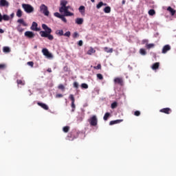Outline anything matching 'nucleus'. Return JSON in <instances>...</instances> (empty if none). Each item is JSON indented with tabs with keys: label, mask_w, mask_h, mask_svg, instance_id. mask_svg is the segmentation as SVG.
Listing matches in <instances>:
<instances>
[{
	"label": "nucleus",
	"mask_w": 176,
	"mask_h": 176,
	"mask_svg": "<svg viewBox=\"0 0 176 176\" xmlns=\"http://www.w3.org/2000/svg\"><path fill=\"white\" fill-rule=\"evenodd\" d=\"M94 53H96V50H94L93 47H91L90 50L87 51V54L91 56V54H94Z\"/></svg>",
	"instance_id": "obj_22"
},
{
	"label": "nucleus",
	"mask_w": 176,
	"mask_h": 176,
	"mask_svg": "<svg viewBox=\"0 0 176 176\" xmlns=\"http://www.w3.org/2000/svg\"><path fill=\"white\" fill-rule=\"evenodd\" d=\"M118 107V102H113L112 104H111V108L112 109H115V108Z\"/></svg>",
	"instance_id": "obj_40"
},
{
	"label": "nucleus",
	"mask_w": 176,
	"mask_h": 176,
	"mask_svg": "<svg viewBox=\"0 0 176 176\" xmlns=\"http://www.w3.org/2000/svg\"><path fill=\"white\" fill-rule=\"evenodd\" d=\"M6 67V65L5 64H0V69H3Z\"/></svg>",
	"instance_id": "obj_52"
},
{
	"label": "nucleus",
	"mask_w": 176,
	"mask_h": 176,
	"mask_svg": "<svg viewBox=\"0 0 176 176\" xmlns=\"http://www.w3.org/2000/svg\"><path fill=\"white\" fill-rule=\"evenodd\" d=\"M170 108H164L160 110V112H162L163 113H166L167 115H168V113H170Z\"/></svg>",
	"instance_id": "obj_15"
},
{
	"label": "nucleus",
	"mask_w": 176,
	"mask_h": 176,
	"mask_svg": "<svg viewBox=\"0 0 176 176\" xmlns=\"http://www.w3.org/2000/svg\"><path fill=\"white\" fill-rule=\"evenodd\" d=\"M64 36H67V38H69L71 36V32L67 31L65 34H63Z\"/></svg>",
	"instance_id": "obj_41"
},
{
	"label": "nucleus",
	"mask_w": 176,
	"mask_h": 176,
	"mask_svg": "<svg viewBox=\"0 0 176 176\" xmlns=\"http://www.w3.org/2000/svg\"><path fill=\"white\" fill-rule=\"evenodd\" d=\"M47 38L49 39V41H53V39H54V36H53V35H52L50 33L48 34Z\"/></svg>",
	"instance_id": "obj_36"
},
{
	"label": "nucleus",
	"mask_w": 176,
	"mask_h": 176,
	"mask_svg": "<svg viewBox=\"0 0 176 176\" xmlns=\"http://www.w3.org/2000/svg\"><path fill=\"white\" fill-rule=\"evenodd\" d=\"M17 85H21V86H24L25 85V81L21 80H16Z\"/></svg>",
	"instance_id": "obj_29"
},
{
	"label": "nucleus",
	"mask_w": 176,
	"mask_h": 176,
	"mask_svg": "<svg viewBox=\"0 0 176 176\" xmlns=\"http://www.w3.org/2000/svg\"><path fill=\"white\" fill-rule=\"evenodd\" d=\"M40 35L42 36V38H47V35H49V33L45 32V31H41Z\"/></svg>",
	"instance_id": "obj_20"
},
{
	"label": "nucleus",
	"mask_w": 176,
	"mask_h": 176,
	"mask_svg": "<svg viewBox=\"0 0 176 176\" xmlns=\"http://www.w3.org/2000/svg\"><path fill=\"white\" fill-rule=\"evenodd\" d=\"M113 82L115 85H120V86H123V78H115Z\"/></svg>",
	"instance_id": "obj_6"
},
{
	"label": "nucleus",
	"mask_w": 176,
	"mask_h": 176,
	"mask_svg": "<svg viewBox=\"0 0 176 176\" xmlns=\"http://www.w3.org/2000/svg\"><path fill=\"white\" fill-rule=\"evenodd\" d=\"M28 65H30V67H34V62H28Z\"/></svg>",
	"instance_id": "obj_54"
},
{
	"label": "nucleus",
	"mask_w": 176,
	"mask_h": 176,
	"mask_svg": "<svg viewBox=\"0 0 176 176\" xmlns=\"http://www.w3.org/2000/svg\"><path fill=\"white\" fill-rule=\"evenodd\" d=\"M160 65V63H154L152 66L151 68L155 71V69H157L159 68V66Z\"/></svg>",
	"instance_id": "obj_21"
},
{
	"label": "nucleus",
	"mask_w": 176,
	"mask_h": 176,
	"mask_svg": "<svg viewBox=\"0 0 176 176\" xmlns=\"http://www.w3.org/2000/svg\"><path fill=\"white\" fill-rule=\"evenodd\" d=\"M66 8L69 10V9H71V6H66Z\"/></svg>",
	"instance_id": "obj_60"
},
{
	"label": "nucleus",
	"mask_w": 176,
	"mask_h": 176,
	"mask_svg": "<svg viewBox=\"0 0 176 176\" xmlns=\"http://www.w3.org/2000/svg\"><path fill=\"white\" fill-rule=\"evenodd\" d=\"M54 16H55V17H58V19H60L61 16L63 15H61L59 12H55Z\"/></svg>",
	"instance_id": "obj_44"
},
{
	"label": "nucleus",
	"mask_w": 176,
	"mask_h": 176,
	"mask_svg": "<svg viewBox=\"0 0 176 176\" xmlns=\"http://www.w3.org/2000/svg\"><path fill=\"white\" fill-rule=\"evenodd\" d=\"M39 9H40V12L44 14V16H49L50 12H49V10L46 6V5L41 4L39 7Z\"/></svg>",
	"instance_id": "obj_2"
},
{
	"label": "nucleus",
	"mask_w": 176,
	"mask_h": 176,
	"mask_svg": "<svg viewBox=\"0 0 176 176\" xmlns=\"http://www.w3.org/2000/svg\"><path fill=\"white\" fill-rule=\"evenodd\" d=\"M167 10L171 13L172 16L175 14V10H174L171 7H168Z\"/></svg>",
	"instance_id": "obj_24"
},
{
	"label": "nucleus",
	"mask_w": 176,
	"mask_h": 176,
	"mask_svg": "<svg viewBox=\"0 0 176 176\" xmlns=\"http://www.w3.org/2000/svg\"><path fill=\"white\" fill-rule=\"evenodd\" d=\"M142 43L143 45H144V43H146V45H148V39H144L142 41Z\"/></svg>",
	"instance_id": "obj_53"
},
{
	"label": "nucleus",
	"mask_w": 176,
	"mask_h": 176,
	"mask_svg": "<svg viewBox=\"0 0 176 176\" xmlns=\"http://www.w3.org/2000/svg\"><path fill=\"white\" fill-rule=\"evenodd\" d=\"M103 6H107V3H103Z\"/></svg>",
	"instance_id": "obj_63"
},
{
	"label": "nucleus",
	"mask_w": 176,
	"mask_h": 176,
	"mask_svg": "<svg viewBox=\"0 0 176 176\" xmlns=\"http://www.w3.org/2000/svg\"><path fill=\"white\" fill-rule=\"evenodd\" d=\"M140 53L142 56H146V51L144 48H141L140 50Z\"/></svg>",
	"instance_id": "obj_28"
},
{
	"label": "nucleus",
	"mask_w": 176,
	"mask_h": 176,
	"mask_svg": "<svg viewBox=\"0 0 176 176\" xmlns=\"http://www.w3.org/2000/svg\"><path fill=\"white\" fill-rule=\"evenodd\" d=\"M122 5H124V3H126V1H125V0H123V1H122Z\"/></svg>",
	"instance_id": "obj_61"
},
{
	"label": "nucleus",
	"mask_w": 176,
	"mask_h": 176,
	"mask_svg": "<svg viewBox=\"0 0 176 176\" xmlns=\"http://www.w3.org/2000/svg\"><path fill=\"white\" fill-rule=\"evenodd\" d=\"M39 107H41L43 109L47 111L49 109V106L47 104L43 103V102H38L37 103Z\"/></svg>",
	"instance_id": "obj_11"
},
{
	"label": "nucleus",
	"mask_w": 176,
	"mask_h": 176,
	"mask_svg": "<svg viewBox=\"0 0 176 176\" xmlns=\"http://www.w3.org/2000/svg\"><path fill=\"white\" fill-rule=\"evenodd\" d=\"M82 89H89V85L86 83L81 84Z\"/></svg>",
	"instance_id": "obj_38"
},
{
	"label": "nucleus",
	"mask_w": 176,
	"mask_h": 176,
	"mask_svg": "<svg viewBox=\"0 0 176 176\" xmlns=\"http://www.w3.org/2000/svg\"><path fill=\"white\" fill-rule=\"evenodd\" d=\"M47 71V72L50 73V72H52V69L51 68H48Z\"/></svg>",
	"instance_id": "obj_59"
},
{
	"label": "nucleus",
	"mask_w": 176,
	"mask_h": 176,
	"mask_svg": "<svg viewBox=\"0 0 176 176\" xmlns=\"http://www.w3.org/2000/svg\"><path fill=\"white\" fill-rule=\"evenodd\" d=\"M42 28L45 30L44 32H47V34H52V29L47 26L46 24H43Z\"/></svg>",
	"instance_id": "obj_10"
},
{
	"label": "nucleus",
	"mask_w": 176,
	"mask_h": 176,
	"mask_svg": "<svg viewBox=\"0 0 176 176\" xmlns=\"http://www.w3.org/2000/svg\"><path fill=\"white\" fill-rule=\"evenodd\" d=\"M0 6L1 8H9V2L6 0H0Z\"/></svg>",
	"instance_id": "obj_9"
},
{
	"label": "nucleus",
	"mask_w": 176,
	"mask_h": 176,
	"mask_svg": "<svg viewBox=\"0 0 176 176\" xmlns=\"http://www.w3.org/2000/svg\"><path fill=\"white\" fill-rule=\"evenodd\" d=\"M156 14V12L155 11V10L151 9L148 11L149 16H154V14Z\"/></svg>",
	"instance_id": "obj_34"
},
{
	"label": "nucleus",
	"mask_w": 176,
	"mask_h": 176,
	"mask_svg": "<svg viewBox=\"0 0 176 176\" xmlns=\"http://www.w3.org/2000/svg\"><path fill=\"white\" fill-rule=\"evenodd\" d=\"M97 78H98V79H100V80H102V79H104V77L102 76V74H98Z\"/></svg>",
	"instance_id": "obj_45"
},
{
	"label": "nucleus",
	"mask_w": 176,
	"mask_h": 176,
	"mask_svg": "<svg viewBox=\"0 0 176 176\" xmlns=\"http://www.w3.org/2000/svg\"><path fill=\"white\" fill-rule=\"evenodd\" d=\"M111 116V113H106L103 117L104 120H108V118Z\"/></svg>",
	"instance_id": "obj_32"
},
{
	"label": "nucleus",
	"mask_w": 176,
	"mask_h": 176,
	"mask_svg": "<svg viewBox=\"0 0 176 176\" xmlns=\"http://www.w3.org/2000/svg\"><path fill=\"white\" fill-rule=\"evenodd\" d=\"M25 36L29 39H32V38H35V34L31 31H27L25 32Z\"/></svg>",
	"instance_id": "obj_7"
},
{
	"label": "nucleus",
	"mask_w": 176,
	"mask_h": 176,
	"mask_svg": "<svg viewBox=\"0 0 176 176\" xmlns=\"http://www.w3.org/2000/svg\"><path fill=\"white\" fill-rule=\"evenodd\" d=\"M10 17H12V19H13L14 17V13H12L10 14Z\"/></svg>",
	"instance_id": "obj_58"
},
{
	"label": "nucleus",
	"mask_w": 176,
	"mask_h": 176,
	"mask_svg": "<svg viewBox=\"0 0 176 176\" xmlns=\"http://www.w3.org/2000/svg\"><path fill=\"white\" fill-rule=\"evenodd\" d=\"M78 10H79L80 13H81V14L85 13V6H80L78 8Z\"/></svg>",
	"instance_id": "obj_31"
},
{
	"label": "nucleus",
	"mask_w": 176,
	"mask_h": 176,
	"mask_svg": "<svg viewBox=\"0 0 176 176\" xmlns=\"http://www.w3.org/2000/svg\"><path fill=\"white\" fill-rule=\"evenodd\" d=\"M89 123L91 126H96L97 123H98V120H97V116H93L89 120Z\"/></svg>",
	"instance_id": "obj_5"
},
{
	"label": "nucleus",
	"mask_w": 176,
	"mask_h": 176,
	"mask_svg": "<svg viewBox=\"0 0 176 176\" xmlns=\"http://www.w3.org/2000/svg\"><path fill=\"white\" fill-rule=\"evenodd\" d=\"M146 49H153V47H155V45L153 43L146 44Z\"/></svg>",
	"instance_id": "obj_30"
},
{
	"label": "nucleus",
	"mask_w": 176,
	"mask_h": 176,
	"mask_svg": "<svg viewBox=\"0 0 176 176\" xmlns=\"http://www.w3.org/2000/svg\"><path fill=\"white\" fill-rule=\"evenodd\" d=\"M16 30H17V31L19 32H23V31H24V28H21V24L17 25Z\"/></svg>",
	"instance_id": "obj_25"
},
{
	"label": "nucleus",
	"mask_w": 176,
	"mask_h": 176,
	"mask_svg": "<svg viewBox=\"0 0 176 176\" xmlns=\"http://www.w3.org/2000/svg\"><path fill=\"white\" fill-rule=\"evenodd\" d=\"M104 13H111V7L107 6L104 8Z\"/></svg>",
	"instance_id": "obj_26"
},
{
	"label": "nucleus",
	"mask_w": 176,
	"mask_h": 176,
	"mask_svg": "<svg viewBox=\"0 0 176 176\" xmlns=\"http://www.w3.org/2000/svg\"><path fill=\"white\" fill-rule=\"evenodd\" d=\"M63 131L64 133H68V131H69V126H64L63 128Z\"/></svg>",
	"instance_id": "obj_35"
},
{
	"label": "nucleus",
	"mask_w": 176,
	"mask_h": 176,
	"mask_svg": "<svg viewBox=\"0 0 176 176\" xmlns=\"http://www.w3.org/2000/svg\"><path fill=\"white\" fill-rule=\"evenodd\" d=\"M37 27H38V23H36V22H33L30 29L32 31H38V28Z\"/></svg>",
	"instance_id": "obj_13"
},
{
	"label": "nucleus",
	"mask_w": 176,
	"mask_h": 176,
	"mask_svg": "<svg viewBox=\"0 0 176 176\" xmlns=\"http://www.w3.org/2000/svg\"><path fill=\"white\" fill-rule=\"evenodd\" d=\"M17 23H19V24H22V25H23V27H27V25H28L27 24V23H25L24 21V19H18Z\"/></svg>",
	"instance_id": "obj_16"
},
{
	"label": "nucleus",
	"mask_w": 176,
	"mask_h": 176,
	"mask_svg": "<svg viewBox=\"0 0 176 176\" xmlns=\"http://www.w3.org/2000/svg\"><path fill=\"white\" fill-rule=\"evenodd\" d=\"M75 21H76V24H78V25H81V24H83V18H76Z\"/></svg>",
	"instance_id": "obj_14"
},
{
	"label": "nucleus",
	"mask_w": 176,
	"mask_h": 176,
	"mask_svg": "<svg viewBox=\"0 0 176 176\" xmlns=\"http://www.w3.org/2000/svg\"><path fill=\"white\" fill-rule=\"evenodd\" d=\"M79 36V33H78L77 32H74L73 34V38H78Z\"/></svg>",
	"instance_id": "obj_47"
},
{
	"label": "nucleus",
	"mask_w": 176,
	"mask_h": 176,
	"mask_svg": "<svg viewBox=\"0 0 176 176\" xmlns=\"http://www.w3.org/2000/svg\"><path fill=\"white\" fill-rule=\"evenodd\" d=\"M55 34L58 35V36H63V35H64V31L63 30H58L56 31Z\"/></svg>",
	"instance_id": "obj_19"
},
{
	"label": "nucleus",
	"mask_w": 176,
	"mask_h": 176,
	"mask_svg": "<svg viewBox=\"0 0 176 176\" xmlns=\"http://www.w3.org/2000/svg\"><path fill=\"white\" fill-rule=\"evenodd\" d=\"M140 115H141V113L140 111H135L134 113L135 116H140Z\"/></svg>",
	"instance_id": "obj_49"
},
{
	"label": "nucleus",
	"mask_w": 176,
	"mask_h": 176,
	"mask_svg": "<svg viewBox=\"0 0 176 176\" xmlns=\"http://www.w3.org/2000/svg\"><path fill=\"white\" fill-rule=\"evenodd\" d=\"M42 53L47 58H53V55L49 52L47 48H43L42 50Z\"/></svg>",
	"instance_id": "obj_4"
},
{
	"label": "nucleus",
	"mask_w": 176,
	"mask_h": 176,
	"mask_svg": "<svg viewBox=\"0 0 176 176\" xmlns=\"http://www.w3.org/2000/svg\"><path fill=\"white\" fill-rule=\"evenodd\" d=\"M3 51L4 53H10V48H9V47H4Z\"/></svg>",
	"instance_id": "obj_33"
},
{
	"label": "nucleus",
	"mask_w": 176,
	"mask_h": 176,
	"mask_svg": "<svg viewBox=\"0 0 176 176\" xmlns=\"http://www.w3.org/2000/svg\"><path fill=\"white\" fill-rule=\"evenodd\" d=\"M72 108L73 109L72 111V112H74V111L76 108L75 102H72Z\"/></svg>",
	"instance_id": "obj_48"
},
{
	"label": "nucleus",
	"mask_w": 176,
	"mask_h": 176,
	"mask_svg": "<svg viewBox=\"0 0 176 176\" xmlns=\"http://www.w3.org/2000/svg\"><path fill=\"white\" fill-rule=\"evenodd\" d=\"M22 8L25 10V13H34V7H32V6H31L30 4L23 3Z\"/></svg>",
	"instance_id": "obj_1"
},
{
	"label": "nucleus",
	"mask_w": 176,
	"mask_h": 176,
	"mask_svg": "<svg viewBox=\"0 0 176 176\" xmlns=\"http://www.w3.org/2000/svg\"><path fill=\"white\" fill-rule=\"evenodd\" d=\"M96 69H101V65L100 64H98L96 67Z\"/></svg>",
	"instance_id": "obj_55"
},
{
	"label": "nucleus",
	"mask_w": 176,
	"mask_h": 176,
	"mask_svg": "<svg viewBox=\"0 0 176 176\" xmlns=\"http://www.w3.org/2000/svg\"><path fill=\"white\" fill-rule=\"evenodd\" d=\"M1 19L4 21H9L10 20V16H9L8 14H3L1 16Z\"/></svg>",
	"instance_id": "obj_17"
},
{
	"label": "nucleus",
	"mask_w": 176,
	"mask_h": 176,
	"mask_svg": "<svg viewBox=\"0 0 176 176\" xmlns=\"http://www.w3.org/2000/svg\"><path fill=\"white\" fill-rule=\"evenodd\" d=\"M65 15H61L60 16V20H62V21H63L64 23H67V19H65Z\"/></svg>",
	"instance_id": "obj_42"
},
{
	"label": "nucleus",
	"mask_w": 176,
	"mask_h": 176,
	"mask_svg": "<svg viewBox=\"0 0 176 176\" xmlns=\"http://www.w3.org/2000/svg\"><path fill=\"white\" fill-rule=\"evenodd\" d=\"M38 46L35 45L34 49H37Z\"/></svg>",
	"instance_id": "obj_64"
},
{
	"label": "nucleus",
	"mask_w": 176,
	"mask_h": 176,
	"mask_svg": "<svg viewBox=\"0 0 176 176\" xmlns=\"http://www.w3.org/2000/svg\"><path fill=\"white\" fill-rule=\"evenodd\" d=\"M3 32H5V31L0 28V34H3Z\"/></svg>",
	"instance_id": "obj_56"
},
{
	"label": "nucleus",
	"mask_w": 176,
	"mask_h": 176,
	"mask_svg": "<svg viewBox=\"0 0 176 176\" xmlns=\"http://www.w3.org/2000/svg\"><path fill=\"white\" fill-rule=\"evenodd\" d=\"M123 122V120H112L109 122L110 126H113V124H118L119 123H122Z\"/></svg>",
	"instance_id": "obj_12"
},
{
	"label": "nucleus",
	"mask_w": 176,
	"mask_h": 176,
	"mask_svg": "<svg viewBox=\"0 0 176 176\" xmlns=\"http://www.w3.org/2000/svg\"><path fill=\"white\" fill-rule=\"evenodd\" d=\"M102 6H104V3L102 1H100L98 3V4H97L96 8L98 9H100Z\"/></svg>",
	"instance_id": "obj_37"
},
{
	"label": "nucleus",
	"mask_w": 176,
	"mask_h": 176,
	"mask_svg": "<svg viewBox=\"0 0 176 176\" xmlns=\"http://www.w3.org/2000/svg\"><path fill=\"white\" fill-rule=\"evenodd\" d=\"M69 98L71 100L72 102H75V98L74 97V95L70 94Z\"/></svg>",
	"instance_id": "obj_39"
},
{
	"label": "nucleus",
	"mask_w": 176,
	"mask_h": 176,
	"mask_svg": "<svg viewBox=\"0 0 176 176\" xmlns=\"http://www.w3.org/2000/svg\"><path fill=\"white\" fill-rule=\"evenodd\" d=\"M58 89H59V90H64L65 89V87H64L63 84H60L58 86Z\"/></svg>",
	"instance_id": "obj_43"
},
{
	"label": "nucleus",
	"mask_w": 176,
	"mask_h": 176,
	"mask_svg": "<svg viewBox=\"0 0 176 176\" xmlns=\"http://www.w3.org/2000/svg\"><path fill=\"white\" fill-rule=\"evenodd\" d=\"M68 4V1L66 0H61L60 1V8H65L67 7V5Z\"/></svg>",
	"instance_id": "obj_18"
},
{
	"label": "nucleus",
	"mask_w": 176,
	"mask_h": 176,
	"mask_svg": "<svg viewBox=\"0 0 176 176\" xmlns=\"http://www.w3.org/2000/svg\"><path fill=\"white\" fill-rule=\"evenodd\" d=\"M21 16H23V11H21V10L19 9L16 12V16L21 17Z\"/></svg>",
	"instance_id": "obj_27"
},
{
	"label": "nucleus",
	"mask_w": 176,
	"mask_h": 176,
	"mask_svg": "<svg viewBox=\"0 0 176 176\" xmlns=\"http://www.w3.org/2000/svg\"><path fill=\"white\" fill-rule=\"evenodd\" d=\"M78 46H83V41L80 40L78 43Z\"/></svg>",
	"instance_id": "obj_51"
},
{
	"label": "nucleus",
	"mask_w": 176,
	"mask_h": 176,
	"mask_svg": "<svg viewBox=\"0 0 176 176\" xmlns=\"http://www.w3.org/2000/svg\"><path fill=\"white\" fill-rule=\"evenodd\" d=\"M59 12H60V13H64V15L66 16L67 17L74 16V13L69 12L67 9V7L60 8H59Z\"/></svg>",
	"instance_id": "obj_3"
},
{
	"label": "nucleus",
	"mask_w": 176,
	"mask_h": 176,
	"mask_svg": "<svg viewBox=\"0 0 176 176\" xmlns=\"http://www.w3.org/2000/svg\"><path fill=\"white\" fill-rule=\"evenodd\" d=\"M104 50L106 52V53H113V49L109 48L107 47H104Z\"/></svg>",
	"instance_id": "obj_23"
},
{
	"label": "nucleus",
	"mask_w": 176,
	"mask_h": 176,
	"mask_svg": "<svg viewBox=\"0 0 176 176\" xmlns=\"http://www.w3.org/2000/svg\"><path fill=\"white\" fill-rule=\"evenodd\" d=\"M74 87H75L76 89H78L79 88V83H78V82H74Z\"/></svg>",
	"instance_id": "obj_46"
},
{
	"label": "nucleus",
	"mask_w": 176,
	"mask_h": 176,
	"mask_svg": "<svg viewBox=\"0 0 176 176\" xmlns=\"http://www.w3.org/2000/svg\"><path fill=\"white\" fill-rule=\"evenodd\" d=\"M63 98V94H58L56 95V98Z\"/></svg>",
	"instance_id": "obj_50"
},
{
	"label": "nucleus",
	"mask_w": 176,
	"mask_h": 176,
	"mask_svg": "<svg viewBox=\"0 0 176 176\" xmlns=\"http://www.w3.org/2000/svg\"><path fill=\"white\" fill-rule=\"evenodd\" d=\"M70 10H72V12H74V8L71 7Z\"/></svg>",
	"instance_id": "obj_62"
},
{
	"label": "nucleus",
	"mask_w": 176,
	"mask_h": 176,
	"mask_svg": "<svg viewBox=\"0 0 176 176\" xmlns=\"http://www.w3.org/2000/svg\"><path fill=\"white\" fill-rule=\"evenodd\" d=\"M170 50H171V46H170V45H166L162 48V54H166V53Z\"/></svg>",
	"instance_id": "obj_8"
},
{
	"label": "nucleus",
	"mask_w": 176,
	"mask_h": 176,
	"mask_svg": "<svg viewBox=\"0 0 176 176\" xmlns=\"http://www.w3.org/2000/svg\"><path fill=\"white\" fill-rule=\"evenodd\" d=\"M2 21V14L0 12V23Z\"/></svg>",
	"instance_id": "obj_57"
}]
</instances>
